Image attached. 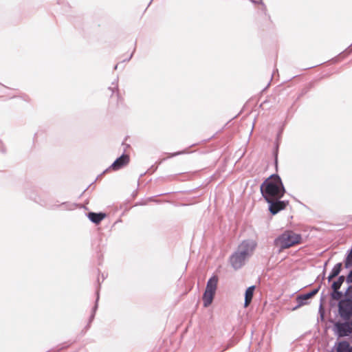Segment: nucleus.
<instances>
[{
  "label": "nucleus",
  "instance_id": "f03ea898",
  "mask_svg": "<svg viewBox=\"0 0 352 352\" xmlns=\"http://www.w3.org/2000/svg\"><path fill=\"white\" fill-rule=\"evenodd\" d=\"M256 245L254 242L243 241L239 246L238 251L230 258L231 264L235 270L243 265L245 259L253 253Z\"/></svg>",
  "mask_w": 352,
  "mask_h": 352
},
{
  "label": "nucleus",
  "instance_id": "aec40b11",
  "mask_svg": "<svg viewBox=\"0 0 352 352\" xmlns=\"http://www.w3.org/2000/svg\"><path fill=\"white\" fill-rule=\"evenodd\" d=\"M338 280L341 283V284L343 283L344 280V276H341L338 278Z\"/></svg>",
  "mask_w": 352,
  "mask_h": 352
},
{
  "label": "nucleus",
  "instance_id": "9b49d317",
  "mask_svg": "<svg viewBox=\"0 0 352 352\" xmlns=\"http://www.w3.org/2000/svg\"><path fill=\"white\" fill-rule=\"evenodd\" d=\"M336 351L338 352H352V346L347 341H342L338 343Z\"/></svg>",
  "mask_w": 352,
  "mask_h": 352
},
{
  "label": "nucleus",
  "instance_id": "6e6552de",
  "mask_svg": "<svg viewBox=\"0 0 352 352\" xmlns=\"http://www.w3.org/2000/svg\"><path fill=\"white\" fill-rule=\"evenodd\" d=\"M318 292V289H314L313 291L310 292L309 293L298 296L297 297V301L298 302L299 305L302 306V305H305L306 304L305 300L311 298Z\"/></svg>",
  "mask_w": 352,
  "mask_h": 352
},
{
  "label": "nucleus",
  "instance_id": "dca6fc26",
  "mask_svg": "<svg viewBox=\"0 0 352 352\" xmlns=\"http://www.w3.org/2000/svg\"><path fill=\"white\" fill-rule=\"evenodd\" d=\"M352 266V249L351 250L349 254H348L346 261H345V267L349 268Z\"/></svg>",
  "mask_w": 352,
  "mask_h": 352
},
{
  "label": "nucleus",
  "instance_id": "f3484780",
  "mask_svg": "<svg viewBox=\"0 0 352 352\" xmlns=\"http://www.w3.org/2000/svg\"><path fill=\"white\" fill-rule=\"evenodd\" d=\"M342 296V294L341 292H338V290H333L331 297L334 300H340Z\"/></svg>",
  "mask_w": 352,
  "mask_h": 352
},
{
  "label": "nucleus",
  "instance_id": "a211bd4d",
  "mask_svg": "<svg viewBox=\"0 0 352 352\" xmlns=\"http://www.w3.org/2000/svg\"><path fill=\"white\" fill-rule=\"evenodd\" d=\"M341 285V283H340L338 280H336L333 283L332 289L333 290H338L340 288Z\"/></svg>",
  "mask_w": 352,
  "mask_h": 352
},
{
  "label": "nucleus",
  "instance_id": "4be33fe9",
  "mask_svg": "<svg viewBox=\"0 0 352 352\" xmlns=\"http://www.w3.org/2000/svg\"><path fill=\"white\" fill-rule=\"evenodd\" d=\"M350 289H352V287H350Z\"/></svg>",
  "mask_w": 352,
  "mask_h": 352
},
{
  "label": "nucleus",
  "instance_id": "6ab92c4d",
  "mask_svg": "<svg viewBox=\"0 0 352 352\" xmlns=\"http://www.w3.org/2000/svg\"><path fill=\"white\" fill-rule=\"evenodd\" d=\"M346 280L348 283H352V270L350 272V273L347 276Z\"/></svg>",
  "mask_w": 352,
  "mask_h": 352
},
{
  "label": "nucleus",
  "instance_id": "7ed1b4c3",
  "mask_svg": "<svg viewBox=\"0 0 352 352\" xmlns=\"http://www.w3.org/2000/svg\"><path fill=\"white\" fill-rule=\"evenodd\" d=\"M302 242L300 234L295 233L292 230H286L280 234L275 241V243L280 249L289 248Z\"/></svg>",
  "mask_w": 352,
  "mask_h": 352
},
{
  "label": "nucleus",
  "instance_id": "20e7f679",
  "mask_svg": "<svg viewBox=\"0 0 352 352\" xmlns=\"http://www.w3.org/2000/svg\"><path fill=\"white\" fill-rule=\"evenodd\" d=\"M339 313L344 319H349L352 316V301L349 299L342 300L339 302Z\"/></svg>",
  "mask_w": 352,
  "mask_h": 352
},
{
  "label": "nucleus",
  "instance_id": "ddd939ff",
  "mask_svg": "<svg viewBox=\"0 0 352 352\" xmlns=\"http://www.w3.org/2000/svg\"><path fill=\"white\" fill-rule=\"evenodd\" d=\"M88 217L89 219L95 223H99L105 217V214L103 213H94V212H89L88 214Z\"/></svg>",
  "mask_w": 352,
  "mask_h": 352
},
{
  "label": "nucleus",
  "instance_id": "f8f14e48",
  "mask_svg": "<svg viewBox=\"0 0 352 352\" xmlns=\"http://www.w3.org/2000/svg\"><path fill=\"white\" fill-rule=\"evenodd\" d=\"M214 294V293L205 290L202 298L205 307H208L212 302Z\"/></svg>",
  "mask_w": 352,
  "mask_h": 352
},
{
  "label": "nucleus",
  "instance_id": "0eeeda50",
  "mask_svg": "<svg viewBox=\"0 0 352 352\" xmlns=\"http://www.w3.org/2000/svg\"><path fill=\"white\" fill-rule=\"evenodd\" d=\"M130 157L129 155L123 154L118 157L111 165V168L113 170H118L129 163Z\"/></svg>",
  "mask_w": 352,
  "mask_h": 352
},
{
  "label": "nucleus",
  "instance_id": "423d86ee",
  "mask_svg": "<svg viewBox=\"0 0 352 352\" xmlns=\"http://www.w3.org/2000/svg\"><path fill=\"white\" fill-rule=\"evenodd\" d=\"M270 204L269 210L272 214H276L278 212L285 209L288 204V201H280V199H274Z\"/></svg>",
  "mask_w": 352,
  "mask_h": 352
},
{
  "label": "nucleus",
  "instance_id": "9d476101",
  "mask_svg": "<svg viewBox=\"0 0 352 352\" xmlns=\"http://www.w3.org/2000/svg\"><path fill=\"white\" fill-rule=\"evenodd\" d=\"M254 289H255V286L249 287L246 289L245 294V303H244L245 307H248L249 305L250 304V302L252 300V298H253Z\"/></svg>",
  "mask_w": 352,
  "mask_h": 352
},
{
  "label": "nucleus",
  "instance_id": "39448f33",
  "mask_svg": "<svg viewBox=\"0 0 352 352\" xmlns=\"http://www.w3.org/2000/svg\"><path fill=\"white\" fill-rule=\"evenodd\" d=\"M335 327L340 337H344L352 333V322H337Z\"/></svg>",
  "mask_w": 352,
  "mask_h": 352
},
{
  "label": "nucleus",
  "instance_id": "412c9836",
  "mask_svg": "<svg viewBox=\"0 0 352 352\" xmlns=\"http://www.w3.org/2000/svg\"><path fill=\"white\" fill-rule=\"evenodd\" d=\"M352 52V45L349 47V49L346 50V55L349 54L350 53Z\"/></svg>",
  "mask_w": 352,
  "mask_h": 352
},
{
  "label": "nucleus",
  "instance_id": "1a4fd4ad",
  "mask_svg": "<svg viewBox=\"0 0 352 352\" xmlns=\"http://www.w3.org/2000/svg\"><path fill=\"white\" fill-rule=\"evenodd\" d=\"M218 280L219 279L217 276H212L207 283L206 291L211 292L215 294L217 288Z\"/></svg>",
  "mask_w": 352,
  "mask_h": 352
},
{
  "label": "nucleus",
  "instance_id": "4468645a",
  "mask_svg": "<svg viewBox=\"0 0 352 352\" xmlns=\"http://www.w3.org/2000/svg\"><path fill=\"white\" fill-rule=\"evenodd\" d=\"M341 267H342V263H337L334 267L332 269L329 277H328V279L329 280H331L332 278H333L334 277L337 276L340 271H341Z\"/></svg>",
  "mask_w": 352,
  "mask_h": 352
},
{
  "label": "nucleus",
  "instance_id": "f257e3e1",
  "mask_svg": "<svg viewBox=\"0 0 352 352\" xmlns=\"http://www.w3.org/2000/svg\"><path fill=\"white\" fill-rule=\"evenodd\" d=\"M260 190L267 202L280 199L286 192L282 180L278 175H272L267 177L261 184Z\"/></svg>",
  "mask_w": 352,
  "mask_h": 352
},
{
  "label": "nucleus",
  "instance_id": "2eb2a0df",
  "mask_svg": "<svg viewBox=\"0 0 352 352\" xmlns=\"http://www.w3.org/2000/svg\"><path fill=\"white\" fill-rule=\"evenodd\" d=\"M106 95L107 96L109 95L111 96V98H116L117 101L118 100V99L120 98L119 93H118L116 86H115L113 88H109L106 91Z\"/></svg>",
  "mask_w": 352,
  "mask_h": 352
}]
</instances>
